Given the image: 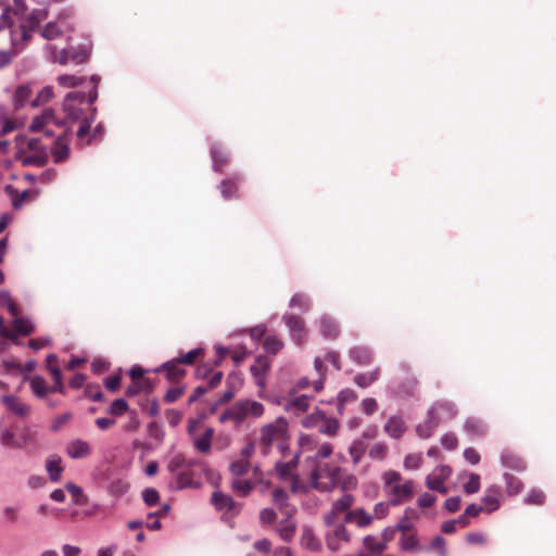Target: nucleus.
Listing matches in <instances>:
<instances>
[{"mask_svg": "<svg viewBox=\"0 0 556 556\" xmlns=\"http://www.w3.org/2000/svg\"><path fill=\"white\" fill-rule=\"evenodd\" d=\"M99 81L100 78L98 76H92L90 78L92 87L87 94L79 91H72L65 96L62 104L64 118H61V121L66 123V125L63 126L64 129L71 130L70 124L77 123L78 121L89 116L87 114V110L92 112V104L98 98Z\"/></svg>", "mask_w": 556, "mask_h": 556, "instance_id": "nucleus-1", "label": "nucleus"}, {"mask_svg": "<svg viewBox=\"0 0 556 556\" xmlns=\"http://www.w3.org/2000/svg\"><path fill=\"white\" fill-rule=\"evenodd\" d=\"M343 471L340 467L326 463H317L311 472L309 480L312 488L320 492H330L342 484V489L348 486V482L342 481Z\"/></svg>", "mask_w": 556, "mask_h": 556, "instance_id": "nucleus-2", "label": "nucleus"}, {"mask_svg": "<svg viewBox=\"0 0 556 556\" xmlns=\"http://www.w3.org/2000/svg\"><path fill=\"white\" fill-rule=\"evenodd\" d=\"M265 412L262 403L250 399L239 400L225 409L220 416L222 424L231 421L236 427H239L248 418H258Z\"/></svg>", "mask_w": 556, "mask_h": 556, "instance_id": "nucleus-3", "label": "nucleus"}, {"mask_svg": "<svg viewBox=\"0 0 556 556\" xmlns=\"http://www.w3.org/2000/svg\"><path fill=\"white\" fill-rule=\"evenodd\" d=\"M17 159L22 161L24 165H43L48 159L46 149L41 146V141L38 138H26L17 136Z\"/></svg>", "mask_w": 556, "mask_h": 556, "instance_id": "nucleus-4", "label": "nucleus"}, {"mask_svg": "<svg viewBox=\"0 0 556 556\" xmlns=\"http://www.w3.org/2000/svg\"><path fill=\"white\" fill-rule=\"evenodd\" d=\"M202 465L200 459L187 458L182 454H177L170 459L167 467L175 477L177 486L185 489L194 485L192 468Z\"/></svg>", "mask_w": 556, "mask_h": 556, "instance_id": "nucleus-5", "label": "nucleus"}, {"mask_svg": "<svg viewBox=\"0 0 556 556\" xmlns=\"http://www.w3.org/2000/svg\"><path fill=\"white\" fill-rule=\"evenodd\" d=\"M288 437V421L278 417L275 421L261 428L260 442L263 453L267 454L274 443H282Z\"/></svg>", "mask_w": 556, "mask_h": 556, "instance_id": "nucleus-6", "label": "nucleus"}, {"mask_svg": "<svg viewBox=\"0 0 556 556\" xmlns=\"http://www.w3.org/2000/svg\"><path fill=\"white\" fill-rule=\"evenodd\" d=\"M298 466L299 454L293 455V457L287 462H277L275 465L276 476L280 480L289 482L293 493L306 490L305 485L302 483L300 477L296 473Z\"/></svg>", "mask_w": 556, "mask_h": 556, "instance_id": "nucleus-7", "label": "nucleus"}, {"mask_svg": "<svg viewBox=\"0 0 556 556\" xmlns=\"http://www.w3.org/2000/svg\"><path fill=\"white\" fill-rule=\"evenodd\" d=\"M46 49L49 53V59L61 65L70 62L83 64L89 59V51L83 47L56 50L55 46L48 45Z\"/></svg>", "mask_w": 556, "mask_h": 556, "instance_id": "nucleus-8", "label": "nucleus"}, {"mask_svg": "<svg viewBox=\"0 0 556 556\" xmlns=\"http://www.w3.org/2000/svg\"><path fill=\"white\" fill-rule=\"evenodd\" d=\"M65 125L66 123L56 117L52 109H45L40 115L33 118L29 129L33 132L41 131L47 137H51L54 136L52 126L63 128Z\"/></svg>", "mask_w": 556, "mask_h": 556, "instance_id": "nucleus-9", "label": "nucleus"}, {"mask_svg": "<svg viewBox=\"0 0 556 556\" xmlns=\"http://www.w3.org/2000/svg\"><path fill=\"white\" fill-rule=\"evenodd\" d=\"M388 488V505L396 506L409 501L414 495V482L407 480L404 483H396Z\"/></svg>", "mask_w": 556, "mask_h": 556, "instance_id": "nucleus-10", "label": "nucleus"}, {"mask_svg": "<svg viewBox=\"0 0 556 556\" xmlns=\"http://www.w3.org/2000/svg\"><path fill=\"white\" fill-rule=\"evenodd\" d=\"M452 469L448 466H439L433 469L426 478V485L432 491H437L441 494L447 493L445 481L450 478Z\"/></svg>", "mask_w": 556, "mask_h": 556, "instance_id": "nucleus-11", "label": "nucleus"}, {"mask_svg": "<svg viewBox=\"0 0 556 556\" xmlns=\"http://www.w3.org/2000/svg\"><path fill=\"white\" fill-rule=\"evenodd\" d=\"M326 532V543L331 551H338L342 543H348L351 540V534L342 523H333Z\"/></svg>", "mask_w": 556, "mask_h": 556, "instance_id": "nucleus-12", "label": "nucleus"}, {"mask_svg": "<svg viewBox=\"0 0 556 556\" xmlns=\"http://www.w3.org/2000/svg\"><path fill=\"white\" fill-rule=\"evenodd\" d=\"M354 496L351 494H343L339 500L334 501L331 510L325 515L324 520L327 526L336 523L337 516L341 513H348L352 510L351 507L354 505Z\"/></svg>", "mask_w": 556, "mask_h": 556, "instance_id": "nucleus-13", "label": "nucleus"}, {"mask_svg": "<svg viewBox=\"0 0 556 556\" xmlns=\"http://www.w3.org/2000/svg\"><path fill=\"white\" fill-rule=\"evenodd\" d=\"M283 320L291 332L293 340L298 344H302L306 339V329L304 320L296 315L286 314Z\"/></svg>", "mask_w": 556, "mask_h": 556, "instance_id": "nucleus-14", "label": "nucleus"}, {"mask_svg": "<svg viewBox=\"0 0 556 556\" xmlns=\"http://www.w3.org/2000/svg\"><path fill=\"white\" fill-rule=\"evenodd\" d=\"M68 30H72L71 25L60 15L56 21L48 23L40 34L45 39L53 40Z\"/></svg>", "mask_w": 556, "mask_h": 556, "instance_id": "nucleus-15", "label": "nucleus"}, {"mask_svg": "<svg viewBox=\"0 0 556 556\" xmlns=\"http://www.w3.org/2000/svg\"><path fill=\"white\" fill-rule=\"evenodd\" d=\"M155 372H164L165 378L169 382H177L186 376V370L181 367V364L176 357L162 364L155 369Z\"/></svg>", "mask_w": 556, "mask_h": 556, "instance_id": "nucleus-16", "label": "nucleus"}, {"mask_svg": "<svg viewBox=\"0 0 556 556\" xmlns=\"http://www.w3.org/2000/svg\"><path fill=\"white\" fill-rule=\"evenodd\" d=\"M70 134L71 130L64 129L63 134L59 135L52 148V155L55 163H61L68 157L70 154Z\"/></svg>", "mask_w": 556, "mask_h": 556, "instance_id": "nucleus-17", "label": "nucleus"}, {"mask_svg": "<svg viewBox=\"0 0 556 556\" xmlns=\"http://www.w3.org/2000/svg\"><path fill=\"white\" fill-rule=\"evenodd\" d=\"M374 516L366 513L363 508L349 510L344 516V522L355 523L358 528H366L371 525Z\"/></svg>", "mask_w": 556, "mask_h": 556, "instance_id": "nucleus-18", "label": "nucleus"}, {"mask_svg": "<svg viewBox=\"0 0 556 556\" xmlns=\"http://www.w3.org/2000/svg\"><path fill=\"white\" fill-rule=\"evenodd\" d=\"M66 453L71 458H86L91 454V446L81 439H75L66 446Z\"/></svg>", "mask_w": 556, "mask_h": 556, "instance_id": "nucleus-19", "label": "nucleus"}, {"mask_svg": "<svg viewBox=\"0 0 556 556\" xmlns=\"http://www.w3.org/2000/svg\"><path fill=\"white\" fill-rule=\"evenodd\" d=\"M429 414L441 421L442 419H453L457 414V409L453 403L444 401L435 403L429 410Z\"/></svg>", "mask_w": 556, "mask_h": 556, "instance_id": "nucleus-20", "label": "nucleus"}, {"mask_svg": "<svg viewBox=\"0 0 556 556\" xmlns=\"http://www.w3.org/2000/svg\"><path fill=\"white\" fill-rule=\"evenodd\" d=\"M242 181V177L239 175H235L230 178H226L222 180L219 185V190L225 200H229L237 195L239 185Z\"/></svg>", "mask_w": 556, "mask_h": 556, "instance_id": "nucleus-21", "label": "nucleus"}, {"mask_svg": "<svg viewBox=\"0 0 556 556\" xmlns=\"http://www.w3.org/2000/svg\"><path fill=\"white\" fill-rule=\"evenodd\" d=\"M503 466L516 471H522L526 468L523 459L510 450H504L501 454Z\"/></svg>", "mask_w": 556, "mask_h": 556, "instance_id": "nucleus-22", "label": "nucleus"}, {"mask_svg": "<svg viewBox=\"0 0 556 556\" xmlns=\"http://www.w3.org/2000/svg\"><path fill=\"white\" fill-rule=\"evenodd\" d=\"M2 403L9 410L20 417H26L29 413V407L21 400L12 395H5L2 397Z\"/></svg>", "mask_w": 556, "mask_h": 556, "instance_id": "nucleus-23", "label": "nucleus"}, {"mask_svg": "<svg viewBox=\"0 0 556 556\" xmlns=\"http://www.w3.org/2000/svg\"><path fill=\"white\" fill-rule=\"evenodd\" d=\"M269 368L268 362L263 357H257L254 365L251 366L250 371L255 379L258 387H265V376Z\"/></svg>", "mask_w": 556, "mask_h": 556, "instance_id": "nucleus-24", "label": "nucleus"}, {"mask_svg": "<svg viewBox=\"0 0 556 556\" xmlns=\"http://www.w3.org/2000/svg\"><path fill=\"white\" fill-rule=\"evenodd\" d=\"M0 442L3 446L11 448H22L27 444V438H17L14 432L9 429H3L0 433Z\"/></svg>", "mask_w": 556, "mask_h": 556, "instance_id": "nucleus-25", "label": "nucleus"}, {"mask_svg": "<svg viewBox=\"0 0 556 556\" xmlns=\"http://www.w3.org/2000/svg\"><path fill=\"white\" fill-rule=\"evenodd\" d=\"M213 437H214V429L211 427H207L200 437L194 435L192 438L194 447L200 453H203V454L208 453L211 450Z\"/></svg>", "mask_w": 556, "mask_h": 556, "instance_id": "nucleus-26", "label": "nucleus"}, {"mask_svg": "<svg viewBox=\"0 0 556 556\" xmlns=\"http://www.w3.org/2000/svg\"><path fill=\"white\" fill-rule=\"evenodd\" d=\"M501 491L498 486H491L488 489L485 495L482 497V503L484 504V508L486 511L492 513L500 508Z\"/></svg>", "mask_w": 556, "mask_h": 556, "instance_id": "nucleus-27", "label": "nucleus"}, {"mask_svg": "<svg viewBox=\"0 0 556 556\" xmlns=\"http://www.w3.org/2000/svg\"><path fill=\"white\" fill-rule=\"evenodd\" d=\"M320 333L326 338L333 340L338 338L340 329L338 324L330 317L324 316L319 320Z\"/></svg>", "mask_w": 556, "mask_h": 556, "instance_id": "nucleus-28", "label": "nucleus"}, {"mask_svg": "<svg viewBox=\"0 0 556 556\" xmlns=\"http://www.w3.org/2000/svg\"><path fill=\"white\" fill-rule=\"evenodd\" d=\"M211 156L213 159V168L216 172H222L223 167L229 162L228 153L218 144H214L211 148Z\"/></svg>", "mask_w": 556, "mask_h": 556, "instance_id": "nucleus-29", "label": "nucleus"}, {"mask_svg": "<svg viewBox=\"0 0 556 556\" xmlns=\"http://www.w3.org/2000/svg\"><path fill=\"white\" fill-rule=\"evenodd\" d=\"M211 501H212V504L215 506V508L218 510L230 511L233 509V507L236 505L233 498L230 495L224 494L223 492H219V491H215L212 494Z\"/></svg>", "mask_w": 556, "mask_h": 556, "instance_id": "nucleus-30", "label": "nucleus"}, {"mask_svg": "<svg viewBox=\"0 0 556 556\" xmlns=\"http://www.w3.org/2000/svg\"><path fill=\"white\" fill-rule=\"evenodd\" d=\"M295 530L296 523L292 520L290 514L277 526V532L279 533L280 538L286 542H290L293 539Z\"/></svg>", "mask_w": 556, "mask_h": 556, "instance_id": "nucleus-31", "label": "nucleus"}, {"mask_svg": "<svg viewBox=\"0 0 556 556\" xmlns=\"http://www.w3.org/2000/svg\"><path fill=\"white\" fill-rule=\"evenodd\" d=\"M384 430L392 438H400L406 430V426L404 420L400 416H392L389 418L387 425H384Z\"/></svg>", "mask_w": 556, "mask_h": 556, "instance_id": "nucleus-32", "label": "nucleus"}, {"mask_svg": "<svg viewBox=\"0 0 556 556\" xmlns=\"http://www.w3.org/2000/svg\"><path fill=\"white\" fill-rule=\"evenodd\" d=\"M231 490L240 496H248L255 488V482L250 479L233 478Z\"/></svg>", "mask_w": 556, "mask_h": 556, "instance_id": "nucleus-33", "label": "nucleus"}, {"mask_svg": "<svg viewBox=\"0 0 556 556\" xmlns=\"http://www.w3.org/2000/svg\"><path fill=\"white\" fill-rule=\"evenodd\" d=\"M418 389V380L416 377L410 375L409 372L406 374V377L404 378V381L397 387V394L400 395H407L412 396L416 393Z\"/></svg>", "mask_w": 556, "mask_h": 556, "instance_id": "nucleus-34", "label": "nucleus"}, {"mask_svg": "<svg viewBox=\"0 0 556 556\" xmlns=\"http://www.w3.org/2000/svg\"><path fill=\"white\" fill-rule=\"evenodd\" d=\"M33 90L29 85H22L15 89L13 103L15 109L23 108L30 99Z\"/></svg>", "mask_w": 556, "mask_h": 556, "instance_id": "nucleus-35", "label": "nucleus"}, {"mask_svg": "<svg viewBox=\"0 0 556 556\" xmlns=\"http://www.w3.org/2000/svg\"><path fill=\"white\" fill-rule=\"evenodd\" d=\"M312 397L308 395H300L290 400L287 408L293 413H304L308 409L311 405Z\"/></svg>", "mask_w": 556, "mask_h": 556, "instance_id": "nucleus-36", "label": "nucleus"}, {"mask_svg": "<svg viewBox=\"0 0 556 556\" xmlns=\"http://www.w3.org/2000/svg\"><path fill=\"white\" fill-rule=\"evenodd\" d=\"M439 418H434L428 413L427 420L424 424L418 425L416 431L420 438L427 439L432 434V432L439 426Z\"/></svg>", "mask_w": 556, "mask_h": 556, "instance_id": "nucleus-37", "label": "nucleus"}, {"mask_svg": "<svg viewBox=\"0 0 556 556\" xmlns=\"http://www.w3.org/2000/svg\"><path fill=\"white\" fill-rule=\"evenodd\" d=\"M13 333H15V343L17 342V336H29L34 331L33 324L25 318L16 317L13 321Z\"/></svg>", "mask_w": 556, "mask_h": 556, "instance_id": "nucleus-38", "label": "nucleus"}, {"mask_svg": "<svg viewBox=\"0 0 556 556\" xmlns=\"http://www.w3.org/2000/svg\"><path fill=\"white\" fill-rule=\"evenodd\" d=\"M29 384L30 389L38 397H45L48 393H52L50 387L41 376H34Z\"/></svg>", "mask_w": 556, "mask_h": 556, "instance_id": "nucleus-39", "label": "nucleus"}, {"mask_svg": "<svg viewBox=\"0 0 556 556\" xmlns=\"http://www.w3.org/2000/svg\"><path fill=\"white\" fill-rule=\"evenodd\" d=\"M46 468L52 481L56 482L60 480L61 473L63 471L60 457L51 456L48 458Z\"/></svg>", "mask_w": 556, "mask_h": 556, "instance_id": "nucleus-40", "label": "nucleus"}, {"mask_svg": "<svg viewBox=\"0 0 556 556\" xmlns=\"http://www.w3.org/2000/svg\"><path fill=\"white\" fill-rule=\"evenodd\" d=\"M153 389L152 382L150 379H139L137 382H132L127 389L126 394L128 396H136L140 392H151Z\"/></svg>", "mask_w": 556, "mask_h": 556, "instance_id": "nucleus-41", "label": "nucleus"}, {"mask_svg": "<svg viewBox=\"0 0 556 556\" xmlns=\"http://www.w3.org/2000/svg\"><path fill=\"white\" fill-rule=\"evenodd\" d=\"M350 357L358 365H367L371 362L370 351L363 346L352 349Z\"/></svg>", "mask_w": 556, "mask_h": 556, "instance_id": "nucleus-42", "label": "nucleus"}, {"mask_svg": "<svg viewBox=\"0 0 556 556\" xmlns=\"http://www.w3.org/2000/svg\"><path fill=\"white\" fill-rule=\"evenodd\" d=\"M301 544L312 551H318L321 546L320 541L311 529L303 530L301 535Z\"/></svg>", "mask_w": 556, "mask_h": 556, "instance_id": "nucleus-43", "label": "nucleus"}, {"mask_svg": "<svg viewBox=\"0 0 556 556\" xmlns=\"http://www.w3.org/2000/svg\"><path fill=\"white\" fill-rule=\"evenodd\" d=\"M273 503L283 513L289 515L288 508V494L281 488H276L271 492Z\"/></svg>", "mask_w": 556, "mask_h": 556, "instance_id": "nucleus-44", "label": "nucleus"}, {"mask_svg": "<svg viewBox=\"0 0 556 556\" xmlns=\"http://www.w3.org/2000/svg\"><path fill=\"white\" fill-rule=\"evenodd\" d=\"M251 468V463L248 459H237L229 465V471L235 478H241L247 475Z\"/></svg>", "mask_w": 556, "mask_h": 556, "instance_id": "nucleus-45", "label": "nucleus"}, {"mask_svg": "<svg viewBox=\"0 0 556 556\" xmlns=\"http://www.w3.org/2000/svg\"><path fill=\"white\" fill-rule=\"evenodd\" d=\"M203 356H204V350L202 348H197V349L189 351L188 353H186L184 355L176 357V359L181 365L191 366V365L195 364Z\"/></svg>", "mask_w": 556, "mask_h": 556, "instance_id": "nucleus-46", "label": "nucleus"}, {"mask_svg": "<svg viewBox=\"0 0 556 556\" xmlns=\"http://www.w3.org/2000/svg\"><path fill=\"white\" fill-rule=\"evenodd\" d=\"M340 425L334 418H326L323 416L319 425V432L328 435H336Z\"/></svg>", "mask_w": 556, "mask_h": 556, "instance_id": "nucleus-47", "label": "nucleus"}, {"mask_svg": "<svg viewBox=\"0 0 556 556\" xmlns=\"http://www.w3.org/2000/svg\"><path fill=\"white\" fill-rule=\"evenodd\" d=\"M263 348L270 354H277L283 348V342L277 336L270 334L264 339Z\"/></svg>", "mask_w": 556, "mask_h": 556, "instance_id": "nucleus-48", "label": "nucleus"}, {"mask_svg": "<svg viewBox=\"0 0 556 556\" xmlns=\"http://www.w3.org/2000/svg\"><path fill=\"white\" fill-rule=\"evenodd\" d=\"M94 115H96V109H92V112H90L89 116L78 121L79 127L76 131L78 139L84 140L89 135L90 125L94 118Z\"/></svg>", "mask_w": 556, "mask_h": 556, "instance_id": "nucleus-49", "label": "nucleus"}, {"mask_svg": "<svg viewBox=\"0 0 556 556\" xmlns=\"http://www.w3.org/2000/svg\"><path fill=\"white\" fill-rule=\"evenodd\" d=\"M399 528L403 531L401 538V546L405 551H413L417 545V539L413 534H407L406 530L409 528L408 526L399 525Z\"/></svg>", "mask_w": 556, "mask_h": 556, "instance_id": "nucleus-50", "label": "nucleus"}, {"mask_svg": "<svg viewBox=\"0 0 556 556\" xmlns=\"http://www.w3.org/2000/svg\"><path fill=\"white\" fill-rule=\"evenodd\" d=\"M129 489V483L123 479L113 480L109 485V492L115 496H123Z\"/></svg>", "mask_w": 556, "mask_h": 556, "instance_id": "nucleus-51", "label": "nucleus"}, {"mask_svg": "<svg viewBox=\"0 0 556 556\" xmlns=\"http://www.w3.org/2000/svg\"><path fill=\"white\" fill-rule=\"evenodd\" d=\"M290 307L299 308L302 312H307L311 308L309 299L302 293L294 294L289 303Z\"/></svg>", "mask_w": 556, "mask_h": 556, "instance_id": "nucleus-52", "label": "nucleus"}, {"mask_svg": "<svg viewBox=\"0 0 556 556\" xmlns=\"http://www.w3.org/2000/svg\"><path fill=\"white\" fill-rule=\"evenodd\" d=\"M368 444L365 440H357L350 447V454L354 460V463H358L362 456L367 452Z\"/></svg>", "mask_w": 556, "mask_h": 556, "instance_id": "nucleus-53", "label": "nucleus"}, {"mask_svg": "<svg viewBox=\"0 0 556 556\" xmlns=\"http://www.w3.org/2000/svg\"><path fill=\"white\" fill-rule=\"evenodd\" d=\"M0 305L5 306L10 315L14 318L18 317L20 308L7 292L0 293Z\"/></svg>", "mask_w": 556, "mask_h": 556, "instance_id": "nucleus-54", "label": "nucleus"}, {"mask_svg": "<svg viewBox=\"0 0 556 556\" xmlns=\"http://www.w3.org/2000/svg\"><path fill=\"white\" fill-rule=\"evenodd\" d=\"M464 428L471 435H482L485 431L483 424L475 418L467 419Z\"/></svg>", "mask_w": 556, "mask_h": 556, "instance_id": "nucleus-55", "label": "nucleus"}, {"mask_svg": "<svg viewBox=\"0 0 556 556\" xmlns=\"http://www.w3.org/2000/svg\"><path fill=\"white\" fill-rule=\"evenodd\" d=\"M504 479L506 481V490L508 494L515 495L522 490V482L518 478L509 473H505Z\"/></svg>", "mask_w": 556, "mask_h": 556, "instance_id": "nucleus-56", "label": "nucleus"}, {"mask_svg": "<svg viewBox=\"0 0 556 556\" xmlns=\"http://www.w3.org/2000/svg\"><path fill=\"white\" fill-rule=\"evenodd\" d=\"M129 409V405L124 399H116L108 408V413L113 416H122Z\"/></svg>", "mask_w": 556, "mask_h": 556, "instance_id": "nucleus-57", "label": "nucleus"}, {"mask_svg": "<svg viewBox=\"0 0 556 556\" xmlns=\"http://www.w3.org/2000/svg\"><path fill=\"white\" fill-rule=\"evenodd\" d=\"M56 80H58L59 85L64 88H74V87L83 84L84 78L75 76V75L64 74V75H60Z\"/></svg>", "mask_w": 556, "mask_h": 556, "instance_id": "nucleus-58", "label": "nucleus"}, {"mask_svg": "<svg viewBox=\"0 0 556 556\" xmlns=\"http://www.w3.org/2000/svg\"><path fill=\"white\" fill-rule=\"evenodd\" d=\"M53 88L50 86H46L39 91L36 99L31 101V106L45 104L49 102L53 98Z\"/></svg>", "mask_w": 556, "mask_h": 556, "instance_id": "nucleus-59", "label": "nucleus"}, {"mask_svg": "<svg viewBox=\"0 0 556 556\" xmlns=\"http://www.w3.org/2000/svg\"><path fill=\"white\" fill-rule=\"evenodd\" d=\"M47 11L46 10H34L27 17L26 25L30 26L31 28H36L43 20L47 18Z\"/></svg>", "mask_w": 556, "mask_h": 556, "instance_id": "nucleus-60", "label": "nucleus"}, {"mask_svg": "<svg viewBox=\"0 0 556 556\" xmlns=\"http://www.w3.org/2000/svg\"><path fill=\"white\" fill-rule=\"evenodd\" d=\"M185 391L186 388L184 386L168 389L164 394V402L168 404L176 402L185 394Z\"/></svg>", "mask_w": 556, "mask_h": 556, "instance_id": "nucleus-61", "label": "nucleus"}, {"mask_svg": "<svg viewBox=\"0 0 556 556\" xmlns=\"http://www.w3.org/2000/svg\"><path fill=\"white\" fill-rule=\"evenodd\" d=\"M480 490V477L477 473H471L469 480L464 484V491L467 494H475Z\"/></svg>", "mask_w": 556, "mask_h": 556, "instance_id": "nucleus-62", "label": "nucleus"}, {"mask_svg": "<svg viewBox=\"0 0 556 556\" xmlns=\"http://www.w3.org/2000/svg\"><path fill=\"white\" fill-rule=\"evenodd\" d=\"M422 463V456L419 453L409 454L404 459V467L407 470H415L420 467Z\"/></svg>", "mask_w": 556, "mask_h": 556, "instance_id": "nucleus-63", "label": "nucleus"}, {"mask_svg": "<svg viewBox=\"0 0 556 556\" xmlns=\"http://www.w3.org/2000/svg\"><path fill=\"white\" fill-rule=\"evenodd\" d=\"M143 502L148 506H155L160 502V494L153 488H148L142 492Z\"/></svg>", "mask_w": 556, "mask_h": 556, "instance_id": "nucleus-64", "label": "nucleus"}]
</instances>
